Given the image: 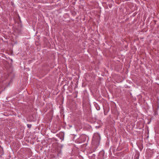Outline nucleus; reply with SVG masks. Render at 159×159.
Here are the masks:
<instances>
[{
	"mask_svg": "<svg viewBox=\"0 0 159 159\" xmlns=\"http://www.w3.org/2000/svg\"><path fill=\"white\" fill-rule=\"evenodd\" d=\"M64 139L63 138H62V140H63Z\"/></svg>",
	"mask_w": 159,
	"mask_h": 159,
	"instance_id": "nucleus-5",
	"label": "nucleus"
},
{
	"mask_svg": "<svg viewBox=\"0 0 159 159\" xmlns=\"http://www.w3.org/2000/svg\"><path fill=\"white\" fill-rule=\"evenodd\" d=\"M95 106L96 109L98 111V110H100V107L99 106L98 104H95Z\"/></svg>",
	"mask_w": 159,
	"mask_h": 159,
	"instance_id": "nucleus-3",
	"label": "nucleus"
},
{
	"mask_svg": "<svg viewBox=\"0 0 159 159\" xmlns=\"http://www.w3.org/2000/svg\"><path fill=\"white\" fill-rule=\"evenodd\" d=\"M100 140V137L99 134L95 133L93 137L92 143L95 146H98L99 144Z\"/></svg>",
	"mask_w": 159,
	"mask_h": 159,
	"instance_id": "nucleus-1",
	"label": "nucleus"
},
{
	"mask_svg": "<svg viewBox=\"0 0 159 159\" xmlns=\"http://www.w3.org/2000/svg\"><path fill=\"white\" fill-rule=\"evenodd\" d=\"M80 139L82 140V141L83 142H84L86 141V137L85 135H81L80 138Z\"/></svg>",
	"mask_w": 159,
	"mask_h": 159,
	"instance_id": "nucleus-2",
	"label": "nucleus"
},
{
	"mask_svg": "<svg viewBox=\"0 0 159 159\" xmlns=\"http://www.w3.org/2000/svg\"><path fill=\"white\" fill-rule=\"evenodd\" d=\"M62 147H63V145H60L58 146V148H62Z\"/></svg>",
	"mask_w": 159,
	"mask_h": 159,
	"instance_id": "nucleus-4",
	"label": "nucleus"
}]
</instances>
